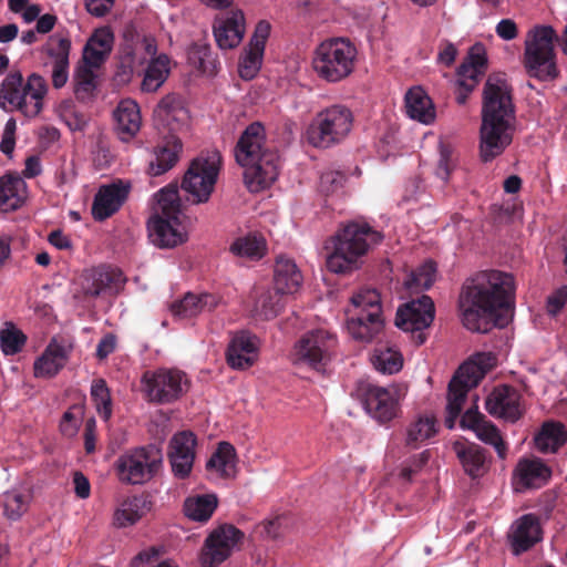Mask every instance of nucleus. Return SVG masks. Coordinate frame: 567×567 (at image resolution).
Returning a JSON list of instances; mask_svg holds the SVG:
<instances>
[{
    "mask_svg": "<svg viewBox=\"0 0 567 567\" xmlns=\"http://www.w3.org/2000/svg\"><path fill=\"white\" fill-rule=\"evenodd\" d=\"M515 290L513 275L499 270L480 271L466 279L458 296L463 326L478 333L505 328L514 316Z\"/></svg>",
    "mask_w": 567,
    "mask_h": 567,
    "instance_id": "1",
    "label": "nucleus"
},
{
    "mask_svg": "<svg viewBox=\"0 0 567 567\" xmlns=\"http://www.w3.org/2000/svg\"><path fill=\"white\" fill-rule=\"evenodd\" d=\"M481 116L480 157L487 163L512 144L515 131L513 86L504 73L487 76L482 91Z\"/></svg>",
    "mask_w": 567,
    "mask_h": 567,
    "instance_id": "2",
    "label": "nucleus"
},
{
    "mask_svg": "<svg viewBox=\"0 0 567 567\" xmlns=\"http://www.w3.org/2000/svg\"><path fill=\"white\" fill-rule=\"evenodd\" d=\"M235 157L245 167L244 181L251 193L269 187L279 175V155L266 147L265 127L260 122L249 124L243 132Z\"/></svg>",
    "mask_w": 567,
    "mask_h": 567,
    "instance_id": "3",
    "label": "nucleus"
},
{
    "mask_svg": "<svg viewBox=\"0 0 567 567\" xmlns=\"http://www.w3.org/2000/svg\"><path fill=\"white\" fill-rule=\"evenodd\" d=\"M383 235L367 223L350 221L343 225L331 238V251L326 266L334 274H347L358 269L362 258L379 245Z\"/></svg>",
    "mask_w": 567,
    "mask_h": 567,
    "instance_id": "4",
    "label": "nucleus"
},
{
    "mask_svg": "<svg viewBox=\"0 0 567 567\" xmlns=\"http://www.w3.org/2000/svg\"><path fill=\"white\" fill-rule=\"evenodd\" d=\"M358 49L344 37H333L318 44L312 56V69L317 76L328 83H339L355 70Z\"/></svg>",
    "mask_w": 567,
    "mask_h": 567,
    "instance_id": "5",
    "label": "nucleus"
},
{
    "mask_svg": "<svg viewBox=\"0 0 567 567\" xmlns=\"http://www.w3.org/2000/svg\"><path fill=\"white\" fill-rule=\"evenodd\" d=\"M558 39L550 25H536L528 31L525 40L524 66L529 76L540 81L557 78L554 43Z\"/></svg>",
    "mask_w": 567,
    "mask_h": 567,
    "instance_id": "6",
    "label": "nucleus"
},
{
    "mask_svg": "<svg viewBox=\"0 0 567 567\" xmlns=\"http://www.w3.org/2000/svg\"><path fill=\"white\" fill-rule=\"evenodd\" d=\"M353 121V113L347 105H330L312 118L306 132L307 141L317 148L340 144L351 132Z\"/></svg>",
    "mask_w": 567,
    "mask_h": 567,
    "instance_id": "7",
    "label": "nucleus"
},
{
    "mask_svg": "<svg viewBox=\"0 0 567 567\" xmlns=\"http://www.w3.org/2000/svg\"><path fill=\"white\" fill-rule=\"evenodd\" d=\"M347 328L355 340L363 342H370L382 331L381 298L375 289H362L351 298Z\"/></svg>",
    "mask_w": 567,
    "mask_h": 567,
    "instance_id": "8",
    "label": "nucleus"
},
{
    "mask_svg": "<svg viewBox=\"0 0 567 567\" xmlns=\"http://www.w3.org/2000/svg\"><path fill=\"white\" fill-rule=\"evenodd\" d=\"M163 467V452L157 444L127 450L115 461L114 468L121 483L142 485L153 480Z\"/></svg>",
    "mask_w": 567,
    "mask_h": 567,
    "instance_id": "9",
    "label": "nucleus"
},
{
    "mask_svg": "<svg viewBox=\"0 0 567 567\" xmlns=\"http://www.w3.org/2000/svg\"><path fill=\"white\" fill-rule=\"evenodd\" d=\"M48 85L43 76L32 73L24 83L19 71L10 72L1 84L0 97L28 117L37 116L43 106Z\"/></svg>",
    "mask_w": 567,
    "mask_h": 567,
    "instance_id": "10",
    "label": "nucleus"
},
{
    "mask_svg": "<svg viewBox=\"0 0 567 567\" xmlns=\"http://www.w3.org/2000/svg\"><path fill=\"white\" fill-rule=\"evenodd\" d=\"M221 167V154L217 150L202 152L186 171L182 189L188 194L193 204L207 203L214 192Z\"/></svg>",
    "mask_w": 567,
    "mask_h": 567,
    "instance_id": "11",
    "label": "nucleus"
},
{
    "mask_svg": "<svg viewBox=\"0 0 567 567\" xmlns=\"http://www.w3.org/2000/svg\"><path fill=\"white\" fill-rule=\"evenodd\" d=\"M144 393L148 402L169 404L181 399L188 389L186 374L178 369L146 371L142 377Z\"/></svg>",
    "mask_w": 567,
    "mask_h": 567,
    "instance_id": "12",
    "label": "nucleus"
},
{
    "mask_svg": "<svg viewBox=\"0 0 567 567\" xmlns=\"http://www.w3.org/2000/svg\"><path fill=\"white\" fill-rule=\"evenodd\" d=\"M338 339L334 333L324 329L306 332L296 343V361L322 372L336 354Z\"/></svg>",
    "mask_w": 567,
    "mask_h": 567,
    "instance_id": "13",
    "label": "nucleus"
},
{
    "mask_svg": "<svg viewBox=\"0 0 567 567\" xmlns=\"http://www.w3.org/2000/svg\"><path fill=\"white\" fill-rule=\"evenodd\" d=\"M434 315L435 308L432 298L423 295L398 309L395 324L404 331H411L415 344L421 346L426 340L424 329L431 326Z\"/></svg>",
    "mask_w": 567,
    "mask_h": 567,
    "instance_id": "14",
    "label": "nucleus"
},
{
    "mask_svg": "<svg viewBox=\"0 0 567 567\" xmlns=\"http://www.w3.org/2000/svg\"><path fill=\"white\" fill-rule=\"evenodd\" d=\"M487 70L486 50L482 43H475L456 71L455 100L460 105L466 103Z\"/></svg>",
    "mask_w": 567,
    "mask_h": 567,
    "instance_id": "15",
    "label": "nucleus"
},
{
    "mask_svg": "<svg viewBox=\"0 0 567 567\" xmlns=\"http://www.w3.org/2000/svg\"><path fill=\"white\" fill-rule=\"evenodd\" d=\"M243 538L244 533L231 524H224L215 528L207 536L202 548V567H216L225 561Z\"/></svg>",
    "mask_w": 567,
    "mask_h": 567,
    "instance_id": "16",
    "label": "nucleus"
},
{
    "mask_svg": "<svg viewBox=\"0 0 567 567\" xmlns=\"http://www.w3.org/2000/svg\"><path fill=\"white\" fill-rule=\"evenodd\" d=\"M126 278L118 268L100 266L86 270L81 276L80 293L84 298L115 296L124 287Z\"/></svg>",
    "mask_w": 567,
    "mask_h": 567,
    "instance_id": "17",
    "label": "nucleus"
},
{
    "mask_svg": "<svg viewBox=\"0 0 567 567\" xmlns=\"http://www.w3.org/2000/svg\"><path fill=\"white\" fill-rule=\"evenodd\" d=\"M362 403L367 413L380 424H386L398 416L399 395L395 388L365 384L361 388Z\"/></svg>",
    "mask_w": 567,
    "mask_h": 567,
    "instance_id": "18",
    "label": "nucleus"
},
{
    "mask_svg": "<svg viewBox=\"0 0 567 567\" xmlns=\"http://www.w3.org/2000/svg\"><path fill=\"white\" fill-rule=\"evenodd\" d=\"M196 436L190 431L175 433L168 443L167 457L175 477L185 480L189 476L194 461Z\"/></svg>",
    "mask_w": 567,
    "mask_h": 567,
    "instance_id": "19",
    "label": "nucleus"
},
{
    "mask_svg": "<svg viewBox=\"0 0 567 567\" xmlns=\"http://www.w3.org/2000/svg\"><path fill=\"white\" fill-rule=\"evenodd\" d=\"M270 23L261 20L256 24L254 34L239 59V75L251 80L261 68L266 42L270 34Z\"/></svg>",
    "mask_w": 567,
    "mask_h": 567,
    "instance_id": "20",
    "label": "nucleus"
},
{
    "mask_svg": "<svg viewBox=\"0 0 567 567\" xmlns=\"http://www.w3.org/2000/svg\"><path fill=\"white\" fill-rule=\"evenodd\" d=\"M70 50L71 40L59 33L49 37L42 47V53L50 59L52 65L51 79L54 89L63 87L69 80Z\"/></svg>",
    "mask_w": 567,
    "mask_h": 567,
    "instance_id": "21",
    "label": "nucleus"
},
{
    "mask_svg": "<svg viewBox=\"0 0 567 567\" xmlns=\"http://www.w3.org/2000/svg\"><path fill=\"white\" fill-rule=\"evenodd\" d=\"M259 338L249 331L235 333L227 347L226 360L230 368L246 370L254 365L258 358Z\"/></svg>",
    "mask_w": 567,
    "mask_h": 567,
    "instance_id": "22",
    "label": "nucleus"
},
{
    "mask_svg": "<svg viewBox=\"0 0 567 567\" xmlns=\"http://www.w3.org/2000/svg\"><path fill=\"white\" fill-rule=\"evenodd\" d=\"M543 539L540 520L535 514H525L514 522L508 540L514 555L518 556Z\"/></svg>",
    "mask_w": 567,
    "mask_h": 567,
    "instance_id": "23",
    "label": "nucleus"
},
{
    "mask_svg": "<svg viewBox=\"0 0 567 567\" xmlns=\"http://www.w3.org/2000/svg\"><path fill=\"white\" fill-rule=\"evenodd\" d=\"M519 400L520 394L514 386L502 384L488 394L485 408L495 417L516 422L522 416Z\"/></svg>",
    "mask_w": 567,
    "mask_h": 567,
    "instance_id": "24",
    "label": "nucleus"
},
{
    "mask_svg": "<svg viewBox=\"0 0 567 567\" xmlns=\"http://www.w3.org/2000/svg\"><path fill=\"white\" fill-rule=\"evenodd\" d=\"M213 33L221 50L234 49L245 34V17L240 10L223 13L215 18Z\"/></svg>",
    "mask_w": 567,
    "mask_h": 567,
    "instance_id": "25",
    "label": "nucleus"
},
{
    "mask_svg": "<svg viewBox=\"0 0 567 567\" xmlns=\"http://www.w3.org/2000/svg\"><path fill=\"white\" fill-rule=\"evenodd\" d=\"M462 468L471 478L484 476L491 463L488 452L481 445L468 441H455L452 445Z\"/></svg>",
    "mask_w": 567,
    "mask_h": 567,
    "instance_id": "26",
    "label": "nucleus"
},
{
    "mask_svg": "<svg viewBox=\"0 0 567 567\" xmlns=\"http://www.w3.org/2000/svg\"><path fill=\"white\" fill-rule=\"evenodd\" d=\"M489 358L485 353L477 354L474 359L464 362L449 383L450 392L462 393L466 398L467 392L477 386L489 369Z\"/></svg>",
    "mask_w": 567,
    "mask_h": 567,
    "instance_id": "27",
    "label": "nucleus"
},
{
    "mask_svg": "<svg viewBox=\"0 0 567 567\" xmlns=\"http://www.w3.org/2000/svg\"><path fill=\"white\" fill-rule=\"evenodd\" d=\"M130 185L123 182L102 186L96 193L92 215L95 220L102 221L115 214L127 198Z\"/></svg>",
    "mask_w": 567,
    "mask_h": 567,
    "instance_id": "28",
    "label": "nucleus"
},
{
    "mask_svg": "<svg viewBox=\"0 0 567 567\" xmlns=\"http://www.w3.org/2000/svg\"><path fill=\"white\" fill-rule=\"evenodd\" d=\"M73 346L70 342L52 339L42 355L34 362L37 378H53L66 364Z\"/></svg>",
    "mask_w": 567,
    "mask_h": 567,
    "instance_id": "29",
    "label": "nucleus"
},
{
    "mask_svg": "<svg viewBox=\"0 0 567 567\" xmlns=\"http://www.w3.org/2000/svg\"><path fill=\"white\" fill-rule=\"evenodd\" d=\"M182 151L183 143L179 137L175 135L164 137L153 150L147 174L161 176L172 169L179 161Z\"/></svg>",
    "mask_w": 567,
    "mask_h": 567,
    "instance_id": "30",
    "label": "nucleus"
},
{
    "mask_svg": "<svg viewBox=\"0 0 567 567\" xmlns=\"http://www.w3.org/2000/svg\"><path fill=\"white\" fill-rule=\"evenodd\" d=\"M514 476L522 488H540L551 477L550 467L540 458H522Z\"/></svg>",
    "mask_w": 567,
    "mask_h": 567,
    "instance_id": "31",
    "label": "nucleus"
},
{
    "mask_svg": "<svg viewBox=\"0 0 567 567\" xmlns=\"http://www.w3.org/2000/svg\"><path fill=\"white\" fill-rule=\"evenodd\" d=\"M221 298L215 293L195 295L187 292L183 299L175 301L171 310L175 316L181 318H193L202 312H210L220 303Z\"/></svg>",
    "mask_w": 567,
    "mask_h": 567,
    "instance_id": "32",
    "label": "nucleus"
},
{
    "mask_svg": "<svg viewBox=\"0 0 567 567\" xmlns=\"http://www.w3.org/2000/svg\"><path fill=\"white\" fill-rule=\"evenodd\" d=\"M152 508L148 495L141 494L125 498L113 515V524L118 528L135 525Z\"/></svg>",
    "mask_w": 567,
    "mask_h": 567,
    "instance_id": "33",
    "label": "nucleus"
},
{
    "mask_svg": "<svg viewBox=\"0 0 567 567\" xmlns=\"http://www.w3.org/2000/svg\"><path fill=\"white\" fill-rule=\"evenodd\" d=\"M178 219L155 215L148 221V236L159 248H173L184 241V235L175 225Z\"/></svg>",
    "mask_w": 567,
    "mask_h": 567,
    "instance_id": "34",
    "label": "nucleus"
},
{
    "mask_svg": "<svg viewBox=\"0 0 567 567\" xmlns=\"http://www.w3.org/2000/svg\"><path fill=\"white\" fill-rule=\"evenodd\" d=\"M115 130L121 141L128 142L141 127V114L137 103L126 99L114 111Z\"/></svg>",
    "mask_w": 567,
    "mask_h": 567,
    "instance_id": "35",
    "label": "nucleus"
},
{
    "mask_svg": "<svg viewBox=\"0 0 567 567\" xmlns=\"http://www.w3.org/2000/svg\"><path fill=\"white\" fill-rule=\"evenodd\" d=\"M113 42L114 35L109 28L95 30L83 49V62L92 66H101L110 55Z\"/></svg>",
    "mask_w": 567,
    "mask_h": 567,
    "instance_id": "36",
    "label": "nucleus"
},
{
    "mask_svg": "<svg viewBox=\"0 0 567 567\" xmlns=\"http://www.w3.org/2000/svg\"><path fill=\"white\" fill-rule=\"evenodd\" d=\"M157 51L156 40L152 35H143L134 27H127L123 33L121 53L125 62L131 64L138 54L154 56Z\"/></svg>",
    "mask_w": 567,
    "mask_h": 567,
    "instance_id": "37",
    "label": "nucleus"
},
{
    "mask_svg": "<svg viewBox=\"0 0 567 567\" xmlns=\"http://www.w3.org/2000/svg\"><path fill=\"white\" fill-rule=\"evenodd\" d=\"M275 288L284 293L296 292L302 284V275L295 260L279 256L274 269Z\"/></svg>",
    "mask_w": 567,
    "mask_h": 567,
    "instance_id": "38",
    "label": "nucleus"
},
{
    "mask_svg": "<svg viewBox=\"0 0 567 567\" xmlns=\"http://www.w3.org/2000/svg\"><path fill=\"white\" fill-rule=\"evenodd\" d=\"M406 114L423 124H430L435 118V109L426 92L420 87H412L405 94Z\"/></svg>",
    "mask_w": 567,
    "mask_h": 567,
    "instance_id": "39",
    "label": "nucleus"
},
{
    "mask_svg": "<svg viewBox=\"0 0 567 567\" xmlns=\"http://www.w3.org/2000/svg\"><path fill=\"white\" fill-rule=\"evenodd\" d=\"M535 446L542 453H556L567 442V431L563 423L546 421L535 435Z\"/></svg>",
    "mask_w": 567,
    "mask_h": 567,
    "instance_id": "40",
    "label": "nucleus"
},
{
    "mask_svg": "<svg viewBox=\"0 0 567 567\" xmlns=\"http://www.w3.org/2000/svg\"><path fill=\"white\" fill-rule=\"evenodd\" d=\"M236 461L235 447L228 442H220L207 461L206 468L215 470L223 478H233L236 475Z\"/></svg>",
    "mask_w": 567,
    "mask_h": 567,
    "instance_id": "41",
    "label": "nucleus"
},
{
    "mask_svg": "<svg viewBox=\"0 0 567 567\" xmlns=\"http://www.w3.org/2000/svg\"><path fill=\"white\" fill-rule=\"evenodd\" d=\"M169 74V59L166 54L153 58L145 69L141 84L143 92H156L166 81Z\"/></svg>",
    "mask_w": 567,
    "mask_h": 567,
    "instance_id": "42",
    "label": "nucleus"
},
{
    "mask_svg": "<svg viewBox=\"0 0 567 567\" xmlns=\"http://www.w3.org/2000/svg\"><path fill=\"white\" fill-rule=\"evenodd\" d=\"M218 499L214 494L187 497L184 502L185 515L195 522H207L217 508Z\"/></svg>",
    "mask_w": 567,
    "mask_h": 567,
    "instance_id": "43",
    "label": "nucleus"
},
{
    "mask_svg": "<svg viewBox=\"0 0 567 567\" xmlns=\"http://www.w3.org/2000/svg\"><path fill=\"white\" fill-rule=\"evenodd\" d=\"M24 182L21 177L7 174L0 177V209L14 210L20 207L22 196L20 190L23 188Z\"/></svg>",
    "mask_w": 567,
    "mask_h": 567,
    "instance_id": "44",
    "label": "nucleus"
},
{
    "mask_svg": "<svg viewBox=\"0 0 567 567\" xmlns=\"http://www.w3.org/2000/svg\"><path fill=\"white\" fill-rule=\"evenodd\" d=\"M282 295L285 293L275 287L262 291L255 301V316L262 320L276 318L284 309Z\"/></svg>",
    "mask_w": 567,
    "mask_h": 567,
    "instance_id": "45",
    "label": "nucleus"
},
{
    "mask_svg": "<svg viewBox=\"0 0 567 567\" xmlns=\"http://www.w3.org/2000/svg\"><path fill=\"white\" fill-rule=\"evenodd\" d=\"M436 433V420L433 416L419 417L406 430L405 446L415 450L421 443Z\"/></svg>",
    "mask_w": 567,
    "mask_h": 567,
    "instance_id": "46",
    "label": "nucleus"
},
{
    "mask_svg": "<svg viewBox=\"0 0 567 567\" xmlns=\"http://www.w3.org/2000/svg\"><path fill=\"white\" fill-rule=\"evenodd\" d=\"M96 66L80 65L74 74V94L79 101H86L93 96L96 90V75L93 71Z\"/></svg>",
    "mask_w": 567,
    "mask_h": 567,
    "instance_id": "47",
    "label": "nucleus"
},
{
    "mask_svg": "<svg viewBox=\"0 0 567 567\" xmlns=\"http://www.w3.org/2000/svg\"><path fill=\"white\" fill-rule=\"evenodd\" d=\"M159 216L178 219L181 213V202L178 188L176 185H168L156 194Z\"/></svg>",
    "mask_w": 567,
    "mask_h": 567,
    "instance_id": "48",
    "label": "nucleus"
},
{
    "mask_svg": "<svg viewBox=\"0 0 567 567\" xmlns=\"http://www.w3.org/2000/svg\"><path fill=\"white\" fill-rule=\"evenodd\" d=\"M91 398L99 415L109 421L112 416V398L104 379H96L91 385Z\"/></svg>",
    "mask_w": 567,
    "mask_h": 567,
    "instance_id": "49",
    "label": "nucleus"
},
{
    "mask_svg": "<svg viewBox=\"0 0 567 567\" xmlns=\"http://www.w3.org/2000/svg\"><path fill=\"white\" fill-rule=\"evenodd\" d=\"M477 439L485 444L492 445L499 458H505L507 455V444L503 440L499 430L491 421L486 420L475 431Z\"/></svg>",
    "mask_w": 567,
    "mask_h": 567,
    "instance_id": "50",
    "label": "nucleus"
},
{
    "mask_svg": "<svg viewBox=\"0 0 567 567\" xmlns=\"http://www.w3.org/2000/svg\"><path fill=\"white\" fill-rule=\"evenodd\" d=\"M264 250L265 241L257 236H246L238 238L230 246V251L234 255L247 257L250 259L261 258Z\"/></svg>",
    "mask_w": 567,
    "mask_h": 567,
    "instance_id": "51",
    "label": "nucleus"
},
{
    "mask_svg": "<svg viewBox=\"0 0 567 567\" xmlns=\"http://www.w3.org/2000/svg\"><path fill=\"white\" fill-rule=\"evenodd\" d=\"M436 264L432 260H427L412 271L410 278L406 280V287L409 289H422L426 290L435 281Z\"/></svg>",
    "mask_w": 567,
    "mask_h": 567,
    "instance_id": "52",
    "label": "nucleus"
},
{
    "mask_svg": "<svg viewBox=\"0 0 567 567\" xmlns=\"http://www.w3.org/2000/svg\"><path fill=\"white\" fill-rule=\"evenodd\" d=\"M30 496L18 491H9L3 495L4 515L11 520H18L29 507Z\"/></svg>",
    "mask_w": 567,
    "mask_h": 567,
    "instance_id": "53",
    "label": "nucleus"
},
{
    "mask_svg": "<svg viewBox=\"0 0 567 567\" xmlns=\"http://www.w3.org/2000/svg\"><path fill=\"white\" fill-rule=\"evenodd\" d=\"M374 367L383 373H395L402 368L401 354L396 351L386 349L377 351L373 357Z\"/></svg>",
    "mask_w": 567,
    "mask_h": 567,
    "instance_id": "54",
    "label": "nucleus"
},
{
    "mask_svg": "<svg viewBox=\"0 0 567 567\" xmlns=\"http://www.w3.org/2000/svg\"><path fill=\"white\" fill-rule=\"evenodd\" d=\"M25 340L27 338L22 331L13 327L3 330L0 333L1 349L6 354H16L21 351Z\"/></svg>",
    "mask_w": 567,
    "mask_h": 567,
    "instance_id": "55",
    "label": "nucleus"
},
{
    "mask_svg": "<svg viewBox=\"0 0 567 567\" xmlns=\"http://www.w3.org/2000/svg\"><path fill=\"white\" fill-rule=\"evenodd\" d=\"M464 401L465 396L462 395V393L450 392V390H447L446 416L444 421L447 429L454 427L455 422L462 412Z\"/></svg>",
    "mask_w": 567,
    "mask_h": 567,
    "instance_id": "56",
    "label": "nucleus"
},
{
    "mask_svg": "<svg viewBox=\"0 0 567 567\" xmlns=\"http://www.w3.org/2000/svg\"><path fill=\"white\" fill-rule=\"evenodd\" d=\"M346 175L341 172H326L320 177L319 188L326 195L333 194L341 189L346 183Z\"/></svg>",
    "mask_w": 567,
    "mask_h": 567,
    "instance_id": "57",
    "label": "nucleus"
},
{
    "mask_svg": "<svg viewBox=\"0 0 567 567\" xmlns=\"http://www.w3.org/2000/svg\"><path fill=\"white\" fill-rule=\"evenodd\" d=\"M567 302V285L555 290L547 297L546 310L551 317H556Z\"/></svg>",
    "mask_w": 567,
    "mask_h": 567,
    "instance_id": "58",
    "label": "nucleus"
},
{
    "mask_svg": "<svg viewBox=\"0 0 567 567\" xmlns=\"http://www.w3.org/2000/svg\"><path fill=\"white\" fill-rule=\"evenodd\" d=\"M284 522L285 518L280 516L262 522L259 525L261 528L260 533L268 538L276 539L284 534Z\"/></svg>",
    "mask_w": 567,
    "mask_h": 567,
    "instance_id": "59",
    "label": "nucleus"
},
{
    "mask_svg": "<svg viewBox=\"0 0 567 567\" xmlns=\"http://www.w3.org/2000/svg\"><path fill=\"white\" fill-rule=\"evenodd\" d=\"M486 421L485 415L478 412L477 408L468 409L461 417V426L463 429H468L472 431H476L483 422Z\"/></svg>",
    "mask_w": 567,
    "mask_h": 567,
    "instance_id": "60",
    "label": "nucleus"
},
{
    "mask_svg": "<svg viewBox=\"0 0 567 567\" xmlns=\"http://www.w3.org/2000/svg\"><path fill=\"white\" fill-rule=\"evenodd\" d=\"M74 410H80L78 406H72L68 411L64 412L62 420L60 422V431L63 435L71 436L76 433L78 431V421L75 417V414L73 413Z\"/></svg>",
    "mask_w": 567,
    "mask_h": 567,
    "instance_id": "61",
    "label": "nucleus"
},
{
    "mask_svg": "<svg viewBox=\"0 0 567 567\" xmlns=\"http://www.w3.org/2000/svg\"><path fill=\"white\" fill-rule=\"evenodd\" d=\"M73 485H74V493L79 498L85 499L90 496L91 484H90L87 477L82 472H80V471L74 472Z\"/></svg>",
    "mask_w": 567,
    "mask_h": 567,
    "instance_id": "62",
    "label": "nucleus"
},
{
    "mask_svg": "<svg viewBox=\"0 0 567 567\" xmlns=\"http://www.w3.org/2000/svg\"><path fill=\"white\" fill-rule=\"evenodd\" d=\"M496 34L506 41L515 39L518 34L515 21L512 19L501 20L496 25Z\"/></svg>",
    "mask_w": 567,
    "mask_h": 567,
    "instance_id": "63",
    "label": "nucleus"
},
{
    "mask_svg": "<svg viewBox=\"0 0 567 567\" xmlns=\"http://www.w3.org/2000/svg\"><path fill=\"white\" fill-rule=\"evenodd\" d=\"M116 348V338L114 334L109 333L104 336L96 347V357L100 360L106 359L111 353L115 351Z\"/></svg>",
    "mask_w": 567,
    "mask_h": 567,
    "instance_id": "64",
    "label": "nucleus"
}]
</instances>
